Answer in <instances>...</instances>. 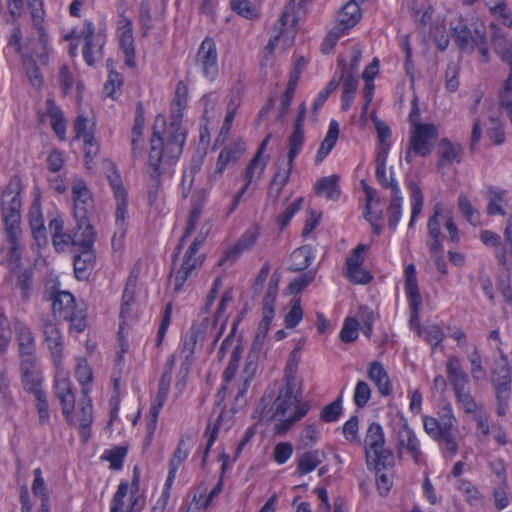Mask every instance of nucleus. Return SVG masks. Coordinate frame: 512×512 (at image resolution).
<instances>
[{
  "label": "nucleus",
  "instance_id": "obj_1",
  "mask_svg": "<svg viewBox=\"0 0 512 512\" xmlns=\"http://www.w3.org/2000/svg\"><path fill=\"white\" fill-rule=\"evenodd\" d=\"M185 143V131L179 119L165 127L162 117L155 119L148 156V201L153 205L162 187V177L171 173L172 165L179 159Z\"/></svg>",
  "mask_w": 512,
  "mask_h": 512
},
{
  "label": "nucleus",
  "instance_id": "obj_2",
  "mask_svg": "<svg viewBox=\"0 0 512 512\" xmlns=\"http://www.w3.org/2000/svg\"><path fill=\"white\" fill-rule=\"evenodd\" d=\"M8 45L13 47L15 52L22 55L26 75L32 86L37 89L41 88L43 84V78L39 66L36 63V60H38L43 66H46L48 64V38L46 37L45 61L42 59L40 55V49L38 45V33L36 32V30L31 32L26 37H23V33L20 26L17 25L13 27L8 37Z\"/></svg>",
  "mask_w": 512,
  "mask_h": 512
},
{
  "label": "nucleus",
  "instance_id": "obj_3",
  "mask_svg": "<svg viewBox=\"0 0 512 512\" xmlns=\"http://www.w3.org/2000/svg\"><path fill=\"white\" fill-rule=\"evenodd\" d=\"M309 409L310 405L307 402L302 403L300 395L296 393L293 380L288 379L271 406V419L278 420L277 431L285 433L294 423L304 417Z\"/></svg>",
  "mask_w": 512,
  "mask_h": 512
},
{
  "label": "nucleus",
  "instance_id": "obj_4",
  "mask_svg": "<svg viewBox=\"0 0 512 512\" xmlns=\"http://www.w3.org/2000/svg\"><path fill=\"white\" fill-rule=\"evenodd\" d=\"M385 436L383 429L378 423H371L368 426L364 439V450L366 464L380 470V466H391L394 463L393 453L390 449L385 448Z\"/></svg>",
  "mask_w": 512,
  "mask_h": 512
},
{
  "label": "nucleus",
  "instance_id": "obj_5",
  "mask_svg": "<svg viewBox=\"0 0 512 512\" xmlns=\"http://www.w3.org/2000/svg\"><path fill=\"white\" fill-rule=\"evenodd\" d=\"M445 368L447 380L465 412H475L478 405L471 394L469 376L463 369L459 358L450 356Z\"/></svg>",
  "mask_w": 512,
  "mask_h": 512
},
{
  "label": "nucleus",
  "instance_id": "obj_6",
  "mask_svg": "<svg viewBox=\"0 0 512 512\" xmlns=\"http://www.w3.org/2000/svg\"><path fill=\"white\" fill-rule=\"evenodd\" d=\"M7 8L13 19H19L25 8L29 10L33 24V29L38 33V45L42 59L46 60V31L44 28L45 11L43 9L42 0H7Z\"/></svg>",
  "mask_w": 512,
  "mask_h": 512
},
{
  "label": "nucleus",
  "instance_id": "obj_7",
  "mask_svg": "<svg viewBox=\"0 0 512 512\" xmlns=\"http://www.w3.org/2000/svg\"><path fill=\"white\" fill-rule=\"evenodd\" d=\"M451 29L456 42L462 51L472 52L476 47L484 62L489 61V51L483 26L468 28L461 19L455 18L451 21Z\"/></svg>",
  "mask_w": 512,
  "mask_h": 512
},
{
  "label": "nucleus",
  "instance_id": "obj_8",
  "mask_svg": "<svg viewBox=\"0 0 512 512\" xmlns=\"http://www.w3.org/2000/svg\"><path fill=\"white\" fill-rule=\"evenodd\" d=\"M52 310L59 319L69 321L70 328L77 333L86 328V313L84 308H79L74 296L67 292H59L53 299Z\"/></svg>",
  "mask_w": 512,
  "mask_h": 512
},
{
  "label": "nucleus",
  "instance_id": "obj_9",
  "mask_svg": "<svg viewBox=\"0 0 512 512\" xmlns=\"http://www.w3.org/2000/svg\"><path fill=\"white\" fill-rule=\"evenodd\" d=\"M21 185L19 180L9 182L2 195V215L5 223V231H9L11 238L15 239L17 228H20V198Z\"/></svg>",
  "mask_w": 512,
  "mask_h": 512
},
{
  "label": "nucleus",
  "instance_id": "obj_10",
  "mask_svg": "<svg viewBox=\"0 0 512 512\" xmlns=\"http://www.w3.org/2000/svg\"><path fill=\"white\" fill-rule=\"evenodd\" d=\"M205 237L198 235L184 254L182 264L174 277V291L179 292L189 277L193 276L202 266L204 255L199 253Z\"/></svg>",
  "mask_w": 512,
  "mask_h": 512
},
{
  "label": "nucleus",
  "instance_id": "obj_11",
  "mask_svg": "<svg viewBox=\"0 0 512 512\" xmlns=\"http://www.w3.org/2000/svg\"><path fill=\"white\" fill-rule=\"evenodd\" d=\"M72 196L74 201V218L78 223L79 229H85L88 232L94 231L88 215L93 209V198L82 180H76L72 186Z\"/></svg>",
  "mask_w": 512,
  "mask_h": 512
},
{
  "label": "nucleus",
  "instance_id": "obj_12",
  "mask_svg": "<svg viewBox=\"0 0 512 512\" xmlns=\"http://www.w3.org/2000/svg\"><path fill=\"white\" fill-rule=\"evenodd\" d=\"M83 397L79 400L77 408H70L63 413L67 421L80 428V435L84 442L90 438V425L93 422V407L89 397V389H82Z\"/></svg>",
  "mask_w": 512,
  "mask_h": 512
},
{
  "label": "nucleus",
  "instance_id": "obj_13",
  "mask_svg": "<svg viewBox=\"0 0 512 512\" xmlns=\"http://www.w3.org/2000/svg\"><path fill=\"white\" fill-rule=\"evenodd\" d=\"M81 239L82 243L78 246L79 253L74 257V271L79 280H85L93 271L96 262V254L93 249L95 231L87 232Z\"/></svg>",
  "mask_w": 512,
  "mask_h": 512
},
{
  "label": "nucleus",
  "instance_id": "obj_14",
  "mask_svg": "<svg viewBox=\"0 0 512 512\" xmlns=\"http://www.w3.org/2000/svg\"><path fill=\"white\" fill-rule=\"evenodd\" d=\"M494 51L510 67L508 77L499 92L501 106L512 103V42L504 36L495 33L492 37Z\"/></svg>",
  "mask_w": 512,
  "mask_h": 512
},
{
  "label": "nucleus",
  "instance_id": "obj_15",
  "mask_svg": "<svg viewBox=\"0 0 512 512\" xmlns=\"http://www.w3.org/2000/svg\"><path fill=\"white\" fill-rule=\"evenodd\" d=\"M405 290L409 298V304L411 309L410 327L415 329L419 336L422 335L423 328L419 324V311L422 304V298L419 292L416 268L413 264H410L405 269Z\"/></svg>",
  "mask_w": 512,
  "mask_h": 512
},
{
  "label": "nucleus",
  "instance_id": "obj_16",
  "mask_svg": "<svg viewBox=\"0 0 512 512\" xmlns=\"http://www.w3.org/2000/svg\"><path fill=\"white\" fill-rule=\"evenodd\" d=\"M80 36L84 39L83 57L86 63L92 66L104 56L105 35L100 32L95 33L92 23L86 21Z\"/></svg>",
  "mask_w": 512,
  "mask_h": 512
},
{
  "label": "nucleus",
  "instance_id": "obj_17",
  "mask_svg": "<svg viewBox=\"0 0 512 512\" xmlns=\"http://www.w3.org/2000/svg\"><path fill=\"white\" fill-rule=\"evenodd\" d=\"M129 492V484L122 482L111 501L110 512H141L144 505V498L138 492Z\"/></svg>",
  "mask_w": 512,
  "mask_h": 512
},
{
  "label": "nucleus",
  "instance_id": "obj_18",
  "mask_svg": "<svg viewBox=\"0 0 512 512\" xmlns=\"http://www.w3.org/2000/svg\"><path fill=\"white\" fill-rule=\"evenodd\" d=\"M438 136L437 128L433 124L415 125L411 132L409 144L416 155L427 156L431 153L434 142Z\"/></svg>",
  "mask_w": 512,
  "mask_h": 512
},
{
  "label": "nucleus",
  "instance_id": "obj_19",
  "mask_svg": "<svg viewBox=\"0 0 512 512\" xmlns=\"http://www.w3.org/2000/svg\"><path fill=\"white\" fill-rule=\"evenodd\" d=\"M49 228L52 231V244L56 251L63 252L69 244L78 247L88 231L79 229L78 223L71 233L63 232V221L54 218L49 222Z\"/></svg>",
  "mask_w": 512,
  "mask_h": 512
},
{
  "label": "nucleus",
  "instance_id": "obj_20",
  "mask_svg": "<svg viewBox=\"0 0 512 512\" xmlns=\"http://www.w3.org/2000/svg\"><path fill=\"white\" fill-rule=\"evenodd\" d=\"M396 451L399 458L406 451L416 464L421 462L422 451L420 449V441L407 422H404L396 431Z\"/></svg>",
  "mask_w": 512,
  "mask_h": 512
},
{
  "label": "nucleus",
  "instance_id": "obj_21",
  "mask_svg": "<svg viewBox=\"0 0 512 512\" xmlns=\"http://www.w3.org/2000/svg\"><path fill=\"white\" fill-rule=\"evenodd\" d=\"M197 64L202 70L203 75L213 80L218 75V57L215 42L206 38L197 53Z\"/></svg>",
  "mask_w": 512,
  "mask_h": 512
},
{
  "label": "nucleus",
  "instance_id": "obj_22",
  "mask_svg": "<svg viewBox=\"0 0 512 512\" xmlns=\"http://www.w3.org/2000/svg\"><path fill=\"white\" fill-rule=\"evenodd\" d=\"M117 36L119 47L125 59V64L134 68L136 66L135 46L133 38L132 22L129 18L121 16L118 22Z\"/></svg>",
  "mask_w": 512,
  "mask_h": 512
},
{
  "label": "nucleus",
  "instance_id": "obj_23",
  "mask_svg": "<svg viewBox=\"0 0 512 512\" xmlns=\"http://www.w3.org/2000/svg\"><path fill=\"white\" fill-rule=\"evenodd\" d=\"M260 235V227L252 225L249 227L239 238V240L229 247L221 259V263L230 262L234 263L244 252L249 251L256 244Z\"/></svg>",
  "mask_w": 512,
  "mask_h": 512
},
{
  "label": "nucleus",
  "instance_id": "obj_24",
  "mask_svg": "<svg viewBox=\"0 0 512 512\" xmlns=\"http://www.w3.org/2000/svg\"><path fill=\"white\" fill-rule=\"evenodd\" d=\"M15 339L20 358L36 356V341L32 330L20 319L13 320Z\"/></svg>",
  "mask_w": 512,
  "mask_h": 512
},
{
  "label": "nucleus",
  "instance_id": "obj_25",
  "mask_svg": "<svg viewBox=\"0 0 512 512\" xmlns=\"http://www.w3.org/2000/svg\"><path fill=\"white\" fill-rule=\"evenodd\" d=\"M42 332L50 350L53 363L56 367H59L63 357L62 335L57 326L48 319L42 320Z\"/></svg>",
  "mask_w": 512,
  "mask_h": 512
},
{
  "label": "nucleus",
  "instance_id": "obj_26",
  "mask_svg": "<svg viewBox=\"0 0 512 512\" xmlns=\"http://www.w3.org/2000/svg\"><path fill=\"white\" fill-rule=\"evenodd\" d=\"M58 371L55 377V394L62 405V412L68 413L70 408H74L75 396L72 392V385L67 372L57 367Z\"/></svg>",
  "mask_w": 512,
  "mask_h": 512
},
{
  "label": "nucleus",
  "instance_id": "obj_27",
  "mask_svg": "<svg viewBox=\"0 0 512 512\" xmlns=\"http://www.w3.org/2000/svg\"><path fill=\"white\" fill-rule=\"evenodd\" d=\"M298 18L296 16V7L295 0H289L288 4L285 6L284 11L282 12L278 22L275 25V31L277 32L268 42L265 47V50L272 54L275 50L278 42L281 37L285 34V27L291 23L294 26L297 22Z\"/></svg>",
  "mask_w": 512,
  "mask_h": 512
},
{
  "label": "nucleus",
  "instance_id": "obj_28",
  "mask_svg": "<svg viewBox=\"0 0 512 512\" xmlns=\"http://www.w3.org/2000/svg\"><path fill=\"white\" fill-rule=\"evenodd\" d=\"M21 359V372L24 387L27 391L33 393L41 389L42 374L37 367V359L34 357H24Z\"/></svg>",
  "mask_w": 512,
  "mask_h": 512
},
{
  "label": "nucleus",
  "instance_id": "obj_29",
  "mask_svg": "<svg viewBox=\"0 0 512 512\" xmlns=\"http://www.w3.org/2000/svg\"><path fill=\"white\" fill-rule=\"evenodd\" d=\"M271 138V134H269L261 143L260 147L254 158L250 161L246 173H245V181L246 184L243 188L247 190L250 186L256 184L262 177V174L265 170L267 162L262 158V154L265 151L266 145Z\"/></svg>",
  "mask_w": 512,
  "mask_h": 512
},
{
  "label": "nucleus",
  "instance_id": "obj_30",
  "mask_svg": "<svg viewBox=\"0 0 512 512\" xmlns=\"http://www.w3.org/2000/svg\"><path fill=\"white\" fill-rule=\"evenodd\" d=\"M367 374L368 378L376 385L382 396H389L392 394L393 389L390 378L380 362H371L369 364Z\"/></svg>",
  "mask_w": 512,
  "mask_h": 512
},
{
  "label": "nucleus",
  "instance_id": "obj_31",
  "mask_svg": "<svg viewBox=\"0 0 512 512\" xmlns=\"http://www.w3.org/2000/svg\"><path fill=\"white\" fill-rule=\"evenodd\" d=\"M206 200V191L200 190L193 196V202H192V211L190 213V217L188 220V224L185 230L184 236L181 238L180 243L178 244L176 248V253L174 254V259L179 255L180 249L182 248L183 242L187 235H189L192 231H194L196 224L198 220L200 219L202 208L204 205V202Z\"/></svg>",
  "mask_w": 512,
  "mask_h": 512
},
{
  "label": "nucleus",
  "instance_id": "obj_32",
  "mask_svg": "<svg viewBox=\"0 0 512 512\" xmlns=\"http://www.w3.org/2000/svg\"><path fill=\"white\" fill-rule=\"evenodd\" d=\"M454 426L455 418L451 415V413L444 415L441 418V421L429 416H425L423 418V427L425 432L435 440H438L444 435V428H446L448 431L450 428H454Z\"/></svg>",
  "mask_w": 512,
  "mask_h": 512
},
{
  "label": "nucleus",
  "instance_id": "obj_33",
  "mask_svg": "<svg viewBox=\"0 0 512 512\" xmlns=\"http://www.w3.org/2000/svg\"><path fill=\"white\" fill-rule=\"evenodd\" d=\"M325 457V452L321 450H309L297 456L296 474L302 476L314 471Z\"/></svg>",
  "mask_w": 512,
  "mask_h": 512
},
{
  "label": "nucleus",
  "instance_id": "obj_34",
  "mask_svg": "<svg viewBox=\"0 0 512 512\" xmlns=\"http://www.w3.org/2000/svg\"><path fill=\"white\" fill-rule=\"evenodd\" d=\"M29 225L32 236L39 247L47 244L46 229L39 204H33L29 211Z\"/></svg>",
  "mask_w": 512,
  "mask_h": 512
},
{
  "label": "nucleus",
  "instance_id": "obj_35",
  "mask_svg": "<svg viewBox=\"0 0 512 512\" xmlns=\"http://www.w3.org/2000/svg\"><path fill=\"white\" fill-rule=\"evenodd\" d=\"M361 19V10L355 0L348 1L338 13V25L342 31H348Z\"/></svg>",
  "mask_w": 512,
  "mask_h": 512
},
{
  "label": "nucleus",
  "instance_id": "obj_36",
  "mask_svg": "<svg viewBox=\"0 0 512 512\" xmlns=\"http://www.w3.org/2000/svg\"><path fill=\"white\" fill-rule=\"evenodd\" d=\"M186 106H187V87L183 83H179L177 85L176 92H175V98L172 103L173 110H172L170 122L166 123L165 117L162 115H158L156 117V119L158 117H162L166 128L169 127L174 120L179 119L180 127L186 132L185 128L182 127V124H181L182 113H183L184 109L186 108Z\"/></svg>",
  "mask_w": 512,
  "mask_h": 512
},
{
  "label": "nucleus",
  "instance_id": "obj_37",
  "mask_svg": "<svg viewBox=\"0 0 512 512\" xmlns=\"http://www.w3.org/2000/svg\"><path fill=\"white\" fill-rule=\"evenodd\" d=\"M462 147L460 144H453L448 139H442L438 145V155L440 160L438 166H444L453 162L460 163Z\"/></svg>",
  "mask_w": 512,
  "mask_h": 512
},
{
  "label": "nucleus",
  "instance_id": "obj_38",
  "mask_svg": "<svg viewBox=\"0 0 512 512\" xmlns=\"http://www.w3.org/2000/svg\"><path fill=\"white\" fill-rule=\"evenodd\" d=\"M189 453V444L187 443L186 439L181 438L178 446L173 454V457L170 460L169 463V473L166 479L165 486L170 488L174 482V479L176 477V473L178 471V468L183 463V461L187 458Z\"/></svg>",
  "mask_w": 512,
  "mask_h": 512
},
{
  "label": "nucleus",
  "instance_id": "obj_39",
  "mask_svg": "<svg viewBox=\"0 0 512 512\" xmlns=\"http://www.w3.org/2000/svg\"><path fill=\"white\" fill-rule=\"evenodd\" d=\"M340 80L343 81L341 104L342 109L346 111L351 107L353 103L358 87V79L357 76H354L352 73H346V71L343 70L340 76Z\"/></svg>",
  "mask_w": 512,
  "mask_h": 512
},
{
  "label": "nucleus",
  "instance_id": "obj_40",
  "mask_svg": "<svg viewBox=\"0 0 512 512\" xmlns=\"http://www.w3.org/2000/svg\"><path fill=\"white\" fill-rule=\"evenodd\" d=\"M339 124L336 121H331L329 124L328 132L322 141L320 148L317 152L315 161L316 163H321L327 155L330 153L332 148L335 146L338 136H339Z\"/></svg>",
  "mask_w": 512,
  "mask_h": 512
},
{
  "label": "nucleus",
  "instance_id": "obj_41",
  "mask_svg": "<svg viewBox=\"0 0 512 512\" xmlns=\"http://www.w3.org/2000/svg\"><path fill=\"white\" fill-rule=\"evenodd\" d=\"M338 181L339 178L337 175L321 178L315 185L316 193L330 200L337 199L340 195Z\"/></svg>",
  "mask_w": 512,
  "mask_h": 512
},
{
  "label": "nucleus",
  "instance_id": "obj_42",
  "mask_svg": "<svg viewBox=\"0 0 512 512\" xmlns=\"http://www.w3.org/2000/svg\"><path fill=\"white\" fill-rule=\"evenodd\" d=\"M402 197L397 184H391V202L388 208L389 227L395 229L401 215Z\"/></svg>",
  "mask_w": 512,
  "mask_h": 512
},
{
  "label": "nucleus",
  "instance_id": "obj_43",
  "mask_svg": "<svg viewBox=\"0 0 512 512\" xmlns=\"http://www.w3.org/2000/svg\"><path fill=\"white\" fill-rule=\"evenodd\" d=\"M313 258V251L310 246H302L297 248L291 254L290 270L299 272L306 269Z\"/></svg>",
  "mask_w": 512,
  "mask_h": 512
},
{
  "label": "nucleus",
  "instance_id": "obj_44",
  "mask_svg": "<svg viewBox=\"0 0 512 512\" xmlns=\"http://www.w3.org/2000/svg\"><path fill=\"white\" fill-rule=\"evenodd\" d=\"M372 121L374 123L378 138L377 154L388 155L390 149L391 130L384 121L378 119L376 116L372 117Z\"/></svg>",
  "mask_w": 512,
  "mask_h": 512
},
{
  "label": "nucleus",
  "instance_id": "obj_45",
  "mask_svg": "<svg viewBox=\"0 0 512 512\" xmlns=\"http://www.w3.org/2000/svg\"><path fill=\"white\" fill-rule=\"evenodd\" d=\"M117 200V207H116V227L117 230L113 236L112 241L114 242L116 238H123L126 229H127V196L118 197Z\"/></svg>",
  "mask_w": 512,
  "mask_h": 512
},
{
  "label": "nucleus",
  "instance_id": "obj_46",
  "mask_svg": "<svg viewBox=\"0 0 512 512\" xmlns=\"http://www.w3.org/2000/svg\"><path fill=\"white\" fill-rule=\"evenodd\" d=\"M145 119L142 113L137 112L132 128L131 144L132 152L135 156H141L143 151V129Z\"/></svg>",
  "mask_w": 512,
  "mask_h": 512
},
{
  "label": "nucleus",
  "instance_id": "obj_47",
  "mask_svg": "<svg viewBox=\"0 0 512 512\" xmlns=\"http://www.w3.org/2000/svg\"><path fill=\"white\" fill-rule=\"evenodd\" d=\"M457 204L459 212L472 226L476 227L481 224L480 212L475 207H473L465 194L459 195Z\"/></svg>",
  "mask_w": 512,
  "mask_h": 512
},
{
  "label": "nucleus",
  "instance_id": "obj_48",
  "mask_svg": "<svg viewBox=\"0 0 512 512\" xmlns=\"http://www.w3.org/2000/svg\"><path fill=\"white\" fill-rule=\"evenodd\" d=\"M305 134L304 129L295 128L292 134L288 138V165L290 169L293 168V162L295 158L298 156L299 152L302 149L304 144Z\"/></svg>",
  "mask_w": 512,
  "mask_h": 512
},
{
  "label": "nucleus",
  "instance_id": "obj_49",
  "mask_svg": "<svg viewBox=\"0 0 512 512\" xmlns=\"http://www.w3.org/2000/svg\"><path fill=\"white\" fill-rule=\"evenodd\" d=\"M245 148L242 143L237 142L225 147L219 154L218 162L224 167L237 162L242 156Z\"/></svg>",
  "mask_w": 512,
  "mask_h": 512
},
{
  "label": "nucleus",
  "instance_id": "obj_50",
  "mask_svg": "<svg viewBox=\"0 0 512 512\" xmlns=\"http://www.w3.org/2000/svg\"><path fill=\"white\" fill-rule=\"evenodd\" d=\"M200 493L199 496L194 495L193 502L197 504L198 509H207L212 501L222 492L223 490V480L222 476H220L217 484L215 487L210 491L209 495L204 499L205 493H206V487H200Z\"/></svg>",
  "mask_w": 512,
  "mask_h": 512
},
{
  "label": "nucleus",
  "instance_id": "obj_51",
  "mask_svg": "<svg viewBox=\"0 0 512 512\" xmlns=\"http://www.w3.org/2000/svg\"><path fill=\"white\" fill-rule=\"evenodd\" d=\"M136 292V277L130 276L127 280L122 296L121 316L126 317L130 312V307L134 303Z\"/></svg>",
  "mask_w": 512,
  "mask_h": 512
},
{
  "label": "nucleus",
  "instance_id": "obj_52",
  "mask_svg": "<svg viewBox=\"0 0 512 512\" xmlns=\"http://www.w3.org/2000/svg\"><path fill=\"white\" fill-rule=\"evenodd\" d=\"M488 206H487V214L489 215H505L504 206L506 204L504 198V192L490 190L488 194Z\"/></svg>",
  "mask_w": 512,
  "mask_h": 512
},
{
  "label": "nucleus",
  "instance_id": "obj_53",
  "mask_svg": "<svg viewBox=\"0 0 512 512\" xmlns=\"http://www.w3.org/2000/svg\"><path fill=\"white\" fill-rule=\"evenodd\" d=\"M410 192H411V219L409 222V226L412 227L416 218L422 211L423 206V195L421 189L416 184H410Z\"/></svg>",
  "mask_w": 512,
  "mask_h": 512
},
{
  "label": "nucleus",
  "instance_id": "obj_54",
  "mask_svg": "<svg viewBox=\"0 0 512 512\" xmlns=\"http://www.w3.org/2000/svg\"><path fill=\"white\" fill-rule=\"evenodd\" d=\"M106 175L114 192L115 198L127 196L126 190L122 185L121 176L112 163L108 164Z\"/></svg>",
  "mask_w": 512,
  "mask_h": 512
},
{
  "label": "nucleus",
  "instance_id": "obj_55",
  "mask_svg": "<svg viewBox=\"0 0 512 512\" xmlns=\"http://www.w3.org/2000/svg\"><path fill=\"white\" fill-rule=\"evenodd\" d=\"M357 321L359 325H362V331L364 335L370 338L373 329V323L375 321V313L368 307H360L357 313Z\"/></svg>",
  "mask_w": 512,
  "mask_h": 512
},
{
  "label": "nucleus",
  "instance_id": "obj_56",
  "mask_svg": "<svg viewBox=\"0 0 512 512\" xmlns=\"http://www.w3.org/2000/svg\"><path fill=\"white\" fill-rule=\"evenodd\" d=\"M165 401H166V398L156 395L153 403L151 404V407L149 410V415H148L149 423L147 426L149 438L152 437V435L154 434V432L156 430L157 419H158L160 410L162 409Z\"/></svg>",
  "mask_w": 512,
  "mask_h": 512
},
{
  "label": "nucleus",
  "instance_id": "obj_57",
  "mask_svg": "<svg viewBox=\"0 0 512 512\" xmlns=\"http://www.w3.org/2000/svg\"><path fill=\"white\" fill-rule=\"evenodd\" d=\"M165 401H166V398L156 395L153 403L151 404V407L149 410V415H148L149 423L147 426L149 438L152 437V435L154 434V432L156 430L157 419H158L160 410L162 409Z\"/></svg>",
  "mask_w": 512,
  "mask_h": 512
},
{
  "label": "nucleus",
  "instance_id": "obj_58",
  "mask_svg": "<svg viewBox=\"0 0 512 512\" xmlns=\"http://www.w3.org/2000/svg\"><path fill=\"white\" fill-rule=\"evenodd\" d=\"M371 388L365 381H358L355 387L353 400L358 408H364L371 398Z\"/></svg>",
  "mask_w": 512,
  "mask_h": 512
},
{
  "label": "nucleus",
  "instance_id": "obj_59",
  "mask_svg": "<svg viewBox=\"0 0 512 512\" xmlns=\"http://www.w3.org/2000/svg\"><path fill=\"white\" fill-rule=\"evenodd\" d=\"M10 323L4 312H0V355L5 353L11 343Z\"/></svg>",
  "mask_w": 512,
  "mask_h": 512
},
{
  "label": "nucleus",
  "instance_id": "obj_60",
  "mask_svg": "<svg viewBox=\"0 0 512 512\" xmlns=\"http://www.w3.org/2000/svg\"><path fill=\"white\" fill-rule=\"evenodd\" d=\"M458 489L464 494L466 500L471 505L478 506L482 504V495L472 483L461 480Z\"/></svg>",
  "mask_w": 512,
  "mask_h": 512
},
{
  "label": "nucleus",
  "instance_id": "obj_61",
  "mask_svg": "<svg viewBox=\"0 0 512 512\" xmlns=\"http://www.w3.org/2000/svg\"><path fill=\"white\" fill-rule=\"evenodd\" d=\"M242 351L243 349L241 347V344H237L234 347L229 364L223 373V377L226 383H229L234 378L241 360Z\"/></svg>",
  "mask_w": 512,
  "mask_h": 512
},
{
  "label": "nucleus",
  "instance_id": "obj_62",
  "mask_svg": "<svg viewBox=\"0 0 512 512\" xmlns=\"http://www.w3.org/2000/svg\"><path fill=\"white\" fill-rule=\"evenodd\" d=\"M231 7L237 14L247 19H254L258 16L256 8L249 0H231Z\"/></svg>",
  "mask_w": 512,
  "mask_h": 512
},
{
  "label": "nucleus",
  "instance_id": "obj_63",
  "mask_svg": "<svg viewBox=\"0 0 512 512\" xmlns=\"http://www.w3.org/2000/svg\"><path fill=\"white\" fill-rule=\"evenodd\" d=\"M421 336H424L426 341L431 345L433 349L438 346L444 339V333L442 329L436 324L424 327Z\"/></svg>",
  "mask_w": 512,
  "mask_h": 512
},
{
  "label": "nucleus",
  "instance_id": "obj_64",
  "mask_svg": "<svg viewBox=\"0 0 512 512\" xmlns=\"http://www.w3.org/2000/svg\"><path fill=\"white\" fill-rule=\"evenodd\" d=\"M359 322L355 318H347L340 332V338L344 342H353L358 337Z\"/></svg>",
  "mask_w": 512,
  "mask_h": 512
}]
</instances>
